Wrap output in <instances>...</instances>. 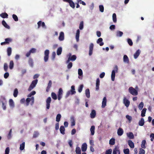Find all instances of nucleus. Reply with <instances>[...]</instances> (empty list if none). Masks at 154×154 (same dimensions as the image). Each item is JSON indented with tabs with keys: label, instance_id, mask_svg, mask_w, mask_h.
Instances as JSON below:
<instances>
[{
	"label": "nucleus",
	"instance_id": "nucleus-58",
	"mask_svg": "<svg viewBox=\"0 0 154 154\" xmlns=\"http://www.w3.org/2000/svg\"><path fill=\"white\" fill-rule=\"evenodd\" d=\"M12 41L11 39L8 38L5 39V42L6 44H9L10 42H11Z\"/></svg>",
	"mask_w": 154,
	"mask_h": 154
},
{
	"label": "nucleus",
	"instance_id": "nucleus-62",
	"mask_svg": "<svg viewBox=\"0 0 154 154\" xmlns=\"http://www.w3.org/2000/svg\"><path fill=\"white\" fill-rule=\"evenodd\" d=\"M78 73L79 75V76H81L82 75L83 72L82 70L81 69H78Z\"/></svg>",
	"mask_w": 154,
	"mask_h": 154
},
{
	"label": "nucleus",
	"instance_id": "nucleus-33",
	"mask_svg": "<svg viewBox=\"0 0 154 154\" xmlns=\"http://www.w3.org/2000/svg\"><path fill=\"white\" fill-rule=\"evenodd\" d=\"M51 96L53 99L54 100H56L57 99L56 94L54 92H52L51 93Z\"/></svg>",
	"mask_w": 154,
	"mask_h": 154
},
{
	"label": "nucleus",
	"instance_id": "nucleus-27",
	"mask_svg": "<svg viewBox=\"0 0 154 154\" xmlns=\"http://www.w3.org/2000/svg\"><path fill=\"white\" fill-rule=\"evenodd\" d=\"M123 61L124 62L127 63H128L129 62V59L128 56L126 55H125L124 56Z\"/></svg>",
	"mask_w": 154,
	"mask_h": 154
},
{
	"label": "nucleus",
	"instance_id": "nucleus-28",
	"mask_svg": "<svg viewBox=\"0 0 154 154\" xmlns=\"http://www.w3.org/2000/svg\"><path fill=\"white\" fill-rule=\"evenodd\" d=\"M62 52V48L61 47H60L58 48L57 51V54L58 55H60Z\"/></svg>",
	"mask_w": 154,
	"mask_h": 154
},
{
	"label": "nucleus",
	"instance_id": "nucleus-4",
	"mask_svg": "<svg viewBox=\"0 0 154 154\" xmlns=\"http://www.w3.org/2000/svg\"><path fill=\"white\" fill-rule=\"evenodd\" d=\"M49 51L48 50H46L45 51L44 57V60L45 62L48 61L49 58Z\"/></svg>",
	"mask_w": 154,
	"mask_h": 154
},
{
	"label": "nucleus",
	"instance_id": "nucleus-6",
	"mask_svg": "<svg viewBox=\"0 0 154 154\" xmlns=\"http://www.w3.org/2000/svg\"><path fill=\"white\" fill-rule=\"evenodd\" d=\"M51 101V99L50 97H48L46 100V109H48L50 108V104Z\"/></svg>",
	"mask_w": 154,
	"mask_h": 154
},
{
	"label": "nucleus",
	"instance_id": "nucleus-29",
	"mask_svg": "<svg viewBox=\"0 0 154 154\" xmlns=\"http://www.w3.org/2000/svg\"><path fill=\"white\" fill-rule=\"evenodd\" d=\"M75 151L76 154H81V149L79 146L76 147Z\"/></svg>",
	"mask_w": 154,
	"mask_h": 154
},
{
	"label": "nucleus",
	"instance_id": "nucleus-7",
	"mask_svg": "<svg viewBox=\"0 0 154 154\" xmlns=\"http://www.w3.org/2000/svg\"><path fill=\"white\" fill-rule=\"evenodd\" d=\"M123 103L127 107L129 106L130 104V101L128 99H127L125 97H124L123 98Z\"/></svg>",
	"mask_w": 154,
	"mask_h": 154
},
{
	"label": "nucleus",
	"instance_id": "nucleus-35",
	"mask_svg": "<svg viewBox=\"0 0 154 154\" xmlns=\"http://www.w3.org/2000/svg\"><path fill=\"white\" fill-rule=\"evenodd\" d=\"M7 54L8 56H10L12 52V49L11 47H8L7 50Z\"/></svg>",
	"mask_w": 154,
	"mask_h": 154
},
{
	"label": "nucleus",
	"instance_id": "nucleus-38",
	"mask_svg": "<svg viewBox=\"0 0 154 154\" xmlns=\"http://www.w3.org/2000/svg\"><path fill=\"white\" fill-rule=\"evenodd\" d=\"M18 91L17 88H15V89L14 92V94H13V95L14 96L16 97H17V95L18 94Z\"/></svg>",
	"mask_w": 154,
	"mask_h": 154
},
{
	"label": "nucleus",
	"instance_id": "nucleus-34",
	"mask_svg": "<svg viewBox=\"0 0 154 154\" xmlns=\"http://www.w3.org/2000/svg\"><path fill=\"white\" fill-rule=\"evenodd\" d=\"M25 143L24 142H23L20 144V150H23L25 148Z\"/></svg>",
	"mask_w": 154,
	"mask_h": 154
},
{
	"label": "nucleus",
	"instance_id": "nucleus-55",
	"mask_svg": "<svg viewBox=\"0 0 154 154\" xmlns=\"http://www.w3.org/2000/svg\"><path fill=\"white\" fill-rule=\"evenodd\" d=\"M83 87V85H80V86L79 87V88H78V91L79 93H80L82 92V90Z\"/></svg>",
	"mask_w": 154,
	"mask_h": 154
},
{
	"label": "nucleus",
	"instance_id": "nucleus-21",
	"mask_svg": "<svg viewBox=\"0 0 154 154\" xmlns=\"http://www.w3.org/2000/svg\"><path fill=\"white\" fill-rule=\"evenodd\" d=\"M60 132L61 134H65V128L63 126H61L60 127Z\"/></svg>",
	"mask_w": 154,
	"mask_h": 154
},
{
	"label": "nucleus",
	"instance_id": "nucleus-25",
	"mask_svg": "<svg viewBox=\"0 0 154 154\" xmlns=\"http://www.w3.org/2000/svg\"><path fill=\"white\" fill-rule=\"evenodd\" d=\"M144 124V120L143 118H141L139 122V125L140 126H143Z\"/></svg>",
	"mask_w": 154,
	"mask_h": 154
},
{
	"label": "nucleus",
	"instance_id": "nucleus-56",
	"mask_svg": "<svg viewBox=\"0 0 154 154\" xmlns=\"http://www.w3.org/2000/svg\"><path fill=\"white\" fill-rule=\"evenodd\" d=\"M77 2L78 3H79L80 4H82L83 5H85L86 3L82 0H77Z\"/></svg>",
	"mask_w": 154,
	"mask_h": 154
},
{
	"label": "nucleus",
	"instance_id": "nucleus-51",
	"mask_svg": "<svg viewBox=\"0 0 154 154\" xmlns=\"http://www.w3.org/2000/svg\"><path fill=\"white\" fill-rule=\"evenodd\" d=\"M127 42L128 44L131 46H132L133 43L131 40L130 38H128L127 39Z\"/></svg>",
	"mask_w": 154,
	"mask_h": 154
},
{
	"label": "nucleus",
	"instance_id": "nucleus-32",
	"mask_svg": "<svg viewBox=\"0 0 154 154\" xmlns=\"http://www.w3.org/2000/svg\"><path fill=\"white\" fill-rule=\"evenodd\" d=\"M0 16L2 18H8V15L6 13H3L0 14Z\"/></svg>",
	"mask_w": 154,
	"mask_h": 154
},
{
	"label": "nucleus",
	"instance_id": "nucleus-39",
	"mask_svg": "<svg viewBox=\"0 0 154 154\" xmlns=\"http://www.w3.org/2000/svg\"><path fill=\"white\" fill-rule=\"evenodd\" d=\"M146 141L145 140H143L141 143V148L145 149L146 148V146H145V145L146 144Z\"/></svg>",
	"mask_w": 154,
	"mask_h": 154
},
{
	"label": "nucleus",
	"instance_id": "nucleus-14",
	"mask_svg": "<svg viewBox=\"0 0 154 154\" xmlns=\"http://www.w3.org/2000/svg\"><path fill=\"white\" fill-rule=\"evenodd\" d=\"M52 84V82L51 80H49V81L48 83V86L46 88V91L47 92H48L51 87Z\"/></svg>",
	"mask_w": 154,
	"mask_h": 154
},
{
	"label": "nucleus",
	"instance_id": "nucleus-30",
	"mask_svg": "<svg viewBox=\"0 0 154 154\" xmlns=\"http://www.w3.org/2000/svg\"><path fill=\"white\" fill-rule=\"evenodd\" d=\"M94 130H95V126L94 125H92L91 126L90 128V131L91 132V134L92 135H93L94 134Z\"/></svg>",
	"mask_w": 154,
	"mask_h": 154
},
{
	"label": "nucleus",
	"instance_id": "nucleus-17",
	"mask_svg": "<svg viewBox=\"0 0 154 154\" xmlns=\"http://www.w3.org/2000/svg\"><path fill=\"white\" fill-rule=\"evenodd\" d=\"M124 132L123 130L121 128H119L117 131V134L119 136L122 135Z\"/></svg>",
	"mask_w": 154,
	"mask_h": 154
},
{
	"label": "nucleus",
	"instance_id": "nucleus-43",
	"mask_svg": "<svg viewBox=\"0 0 154 154\" xmlns=\"http://www.w3.org/2000/svg\"><path fill=\"white\" fill-rule=\"evenodd\" d=\"M69 4L70 6L72 8H75V4L72 0H71L70 2H69Z\"/></svg>",
	"mask_w": 154,
	"mask_h": 154
},
{
	"label": "nucleus",
	"instance_id": "nucleus-5",
	"mask_svg": "<svg viewBox=\"0 0 154 154\" xmlns=\"http://www.w3.org/2000/svg\"><path fill=\"white\" fill-rule=\"evenodd\" d=\"M63 90L61 88H60L57 93V99L59 100H60L62 97Z\"/></svg>",
	"mask_w": 154,
	"mask_h": 154
},
{
	"label": "nucleus",
	"instance_id": "nucleus-8",
	"mask_svg": "<svg viewBox=\"0 0 154 154\" xmlns=\"http://www.w3.org/2000/svg\"><path fill=\"white\" fill-rule=\"evenodd\" d=\"M94 44L93 43H91L90 44L89 47V56H91L92 54L93 53V50L94 48Z\"/></svg>",
	"mask_w": 154,
	"mask_h": 154
},
{
	"label": "nucleus",
	"instance_id": "nucleus-61",
	"mask_svg": "<svg viewBox=\"0 0 154 154\" xmlns=\"http://www.w3.org/2000/svg\"><path fill=\"white\" fill-rule=\"evenodd\" d=\"M126 118L129 121V122H130L132 120V117L131 116L127 115L126 116Z\"/></svg>",
	"mask_w": 154,
	"mask_h": 154
},
{
	"label": "nucleus",
	"instance_id": "nucleus-16",
	"mask_svg": "<svg viewBox=\"0 0 154 154\" xmlns=\"http://www.w3.org/2000/svg\"><path fill=\"white\" fill-rule=\"evenodd\" d=\"M96 116V111L94 109L92 110L90 114V116L91 118L93 119Z\"/></svg>",
	"mask_w": 154,
	"mask_h": 154
},
{
	"label": "nucleus",
	"instance_id": "nucleus-19",
	"mask_svg": "<svg viewBox=\"0 0 154 154\" xmlns=\"http://www.w3.org/2000/svg\"><path fill=\"white\" fill-rule=\"evenodd\" d=\"M128 144L130 148H133L134 147V143L130 140H129L128 141Z\"/></svg>",
	"mask_w": 154,
	"mask_h": 154
},
{
	"label": "nucleus",
	"instance_id": "nucleus-26",
	"mask_svg": "<svg viewBox=\"0 0 154 154\" xmlns=\"http://www.w3.org/2000/svg\"><path fill=\"white\" fill-rule=\"evenodd\" d=\"M2 24L5 28L8 29H10V27L7 24V23L4 20H2Z\"/></svg>",
	"mask_w": 154,
	"mask_h": 154
},
{
	"label": "nucleus",
	"instance_id": "nucleus-3",
	"mask_svg": "<svg viewBox=\"0 0 154 154\" xmlns=\"http://www.w3.org/2000/svg\"><path fill=\"white\" fill-rule=\"evenodd\" d=\"M128 91L131 94L133 95L137 96L138 95L137 91L132 87L129 88Z\"/></svg>",
	"mask_w": 154,
	"mask_h": 154
},
{
	"label": "nucleus",
	"instance_id": "nucleus-36",
	"mask_svg": "<svg viewBox=\"0 0 154 154\" xmlns=\"http://www.w3.org/2000/svg\"><path fill=\"white\" fill-rule=\"evenodd\" d=\"M146 109L144 108L141 111V116L142 117H144L145 116V113L146 110Z\"/></svg>",
	"mask_w": 154,
	"mask_h": 154
},
{
	"label": "nucleus",
	"instance_id": "nucleus-41",
	"mask_svg": "<svg viewBox=\"0 0 154 154\" xmlns=\"http://www.w3.org/2000/svg\"><path fill=\"white\" fill-rule=\"evenodd\" d=\"M9 104L10 106L12 107L14 106V102L12 99H10L9 100Z\"/></svg>",
	"mask_w": 154,
	"mask_h": 154
},
{
	"label": "nucleus",
	"instance_id": "nucleus-64",
	"mask_svg": "<svg viewBox=\"0 0 154 154\" xmlns=\"http://www.w3.org/2000/svg\"><path fill=\"white\" fill-rule=\"evenodd\" d=\"M36 51V49L35 48H31L30 50L29 51L31 53H34Z\"/></svg>",
	"mask_w": 154,
	"mask_h": 154
},
{
	"label": "nucleus",
	"instance_id": "nucleus-10",
	"mask_svg": "<svg viewBox=\"0 0 154 154\" xmlns=\"http://www.w3.org/2000/svg\"><path fill=\"white\" fill-rule=\"evenodd\" d=\"M87 148V145L86 143H83L81 149L82 152H85Z\"/></svg>",
	"mask_w": 154,
	"mask_h": 154
},
{
	"label": "nucleus",
	"instance_id": "nucleus-63",
	"mask_svg": "<svg viewBox=\"0 0 154 154\" xmlns=\"http://www.w3.org/2000/svg\"><path fill=\"white\" fill-rule=\"evenodd\" d=\"M112 152V149H109L107 150L106 152V154H111Z\"/></svg>",
	"mask_w": 154,
	"mask_h": 154
},
{
	"label": "nucleus",
	"instance_id": "nucleus-24",
	"mask_svg": "<svg viewBox=\"0 0 154 154\" xmlns=\"http://www.w3.org/2000/svg\"><path fill=\"white\" fill-rule=\"evenodd\" d=\"M28 63L30 66L32 67L33 66V61L32 59L29 58L28 60Z\"/></svg>",
	"mask_w": 154,
	"mask_h": 154
},
{
	"label": "nucleus",
	"instance_id": "nucleus-49",
	"mask_svg": "<svg viewBox=\"0 0 154 154\" xmlns=\"http://www.w3.org/2000/svg\"><path fill=\"white\" fill-rule=\"evenodd\" d=\"M84 27L83 21H82L81 22L79 26V28L80 30H82L83 29Z\"/></svg>",
	"mask_w": 154,
	"mask_h": 154
},
{
	"label": "nucleus",
	"instance_id": "nucleus-37",
	"mask_svg": "<svg viewBox=\"0 0 154 154\" xmlns=\"http://www.w3.org/2000/svg\"><path fill=\"white\" fill-rule=\"evenodd\" d=\"M12 132V129H11L10 130V131L7 136V137L8 139H10L11 138V137H12V135H11Z\"/></svg>",
	"mask_w": 154,
	"mask_h": 154
},
{
	"label": "nucleus",
	"instance_id": "nucleus-54",
	"mask_svg": "<svg viewBox=\"0 0 154 154\" xmlns=\"http://www.w3.org/2000/svg\"><path fill=\"white\" fill-rule=\"evenodd\" d=\"M99 8L100 11L103 12L104 11V7L103 5H100L99 6Z\"/></svg>",
	"mask_w": 154,
	"mask_h": 154
},
{
	"label": "nucleus",
	"instance_id": "nucleus-47",
	"mask_svg": "<svg viewBox=\"0 0 154 154\" xmlns=\"http://www.w3.org/2000/svg\"><path fill=\"white\" fill-rule=\"evenodd\" d=\"M123 34V32L120 31H118L116 32V36L118 37H121Z\"/></svg>",
	"mask_w": 154,
	"mask_h": 154
},
{
	"label": "nucleus",
	"instance_id": "nucleus-12",
	"mask_svg": "<svg viewBox=\"0 0 154 154\" xmlns=\"http://www.w3.org/2000/svg\"><path fill=\"white\" fill-rule=\"evenodd\" d=\"M100 81L99 78L97 79L96 84V89L98 90L99 89Z\"/></svg>",
	"mask_w": 154,
	"mask_h": 154
},
{
	"label": "nucleus",
	"instance_id": "nucleus-9",
	"mask_svg": "<svg viewBox=\"0 0 154 154\" xmlns=\"http://www.w3.org/2000/svg\"><path fill=\"white\" fill-rule=\"evenodd\" d=\"M76 59V57L75 55H73L71 57H69L68 60L66 61V63H68L70 61H74Z\"/></svg>",
	"mask_w": 154,
	"mask_h": 154
},
{
	"label": "nucleus",
	"instance_id": "nucleus-2",
	"mask_svg": "<svg viewBox=\"0 0 154 154\" xmlns=\"http://www.w3.org/2000/svg\"><path fill=\"white\" fill-rule=\"evenodd\" d=\"M38 82V80L37 79L33 80L30 84V85L28 89V91H30L33 88H34L35 87L37 83Z\"/></svg>",
	"mask_w": 154,
	"mask_h": 154
},
{
	"label": "nucleus",
	"instance_id": "nucleus-57",
	"mask_svg": "<svg viewBox=\"0 0 154 154\" xmlns=\"http://www.w3.org/2000/svg\"><path fill=\"white\" fill-rule=\"evenodd\" d=\"M8 68L7 63H5L4 64V69L5 72H7Z\"/></svg>",
	"mask_w": 154,
	"mask_h": 154
},
{
	"label": "nucleus",
	"instance_id": "nucleus-15",
	"mask_svg": "<svg viewBox=\"0 0 154 154\" xmlns=\"http://www.w3.org/2000/svg\"><path fill=\"white\" fill-rule=\"evenodd\" d=\"M107 102V100L106 97H103L102 102V108H104L106 105V103Z\"/></svg>",
	"mask_w": 154,
	"mask_h": 154
},
{
	"label": "nucleus",
	"instance_id": "nucleus-20",
	"mask_svg": "<svg viewBox=\"0 0 154 154\" xmlns=\"http://www.w3.org/2000/svg\"><path fill=\"white\" fill-rule=\"evenodd\" d=\"M127 135L128 137L130 139H133L134 138V136L133 133L131 132H129L128 133H127Z\"/></svg>",
	"mask_w": 154,
	"mask_h": 154
},
{
	"label": "nucleus",
	"instance_id": "nucleus-40",
	"mask_svg": "<svg viewBox=\"0 0 154 154\" xmlns=\"http://www.w3.org/2000/svg\"><path fill=\"white\" fill-rule=\"evenodd\" d=\"M115 143V139L113 138H111L109 141V144L110 145H114Z\"/></svg>",
	"mask_w": 154,
	"mask_h": 154
},
{
	"label": "nucleus",
	"instance_id": "nucleus-11",
	"mask_svg": "<svg viewBox=\"0 0 154 154\" xmlns=\"http://www.w3.org/2000/svg\"><path fill=\"white\" fill-rule=\"evenodd\" d=\"M64 35L63 32H61L60 33L59 39L60 41H62L64 39Z\"/></svg>",
	"mask_w": 154,
	"mask_h": 154
},
{
	"label": "nucleus",
	"instance_id": "nucleus-1",
	"mask_svg": "<svg viewBox=\"0 0 154 154\" xmlns=\"http://www.w3.org/2000/svg\"><path fill=\"white\" fill-rule=\"evenodd\" d=\"M118 67L117 65L115 66L114 68V69L112 71L111 74V79L112 81H114L115 77V73L118 72Z\"/></svg>",
	"mask_w": 154,
	"mask_h": 154
},
{
	"label": "nucleus",
	"instance_id": "nucleus-48",
	"mask_svg": "<svg viewBox=\"0 0 154 154\" xmlns=\"http://www.w3.org/2000/svg\"><path fill=\"white\" fill-rule=\"evenodd\" d=\"M144 104L143 102H141L138 105V108L140 110H141L143 107Z\"/></svg>",
	"mask_w": 154,
	"mask_h": 154
},
{
	"label": "nucleus",
	"instance_id": "nucleus-44",
	"mask_svg": "<svg viewBox=\"0 0 154 154\" xmlns=\"http://www.w3.org/2000/svg\"><path fill=\"white\" fill-rule=\"evenodd\" d=\"M61 117V116L60 114H57L56 118V121L58 122H59L60 120Z\"/></svg>",
	"mask_w": 154,
	"mask_h": 154
},
{
	"label": "nucleus",
	"instance_id": "nucleus-50",
	"mask_svg": "<svg viewBox=\"0 0 154 154\" xmlns=\"http://www.w3.org/2000/svg\"><path fill=\"white\" fill-rule=\"evenodd\" d=\"M139 154H145V151L143 149L140 148L139 149Z\"/></svg>",
	"mask_w": 154,
	"mask_h": 154
},
{
	"label": "nucleus",
	"instance_id": "nucleus-13",
	"mask_svg": "<svg viewBox=\"0 0 154 154\" xmlns=\"http://www.w3.org/2000/svg\"><path fill=\"white\" fill-rule=\"evenodd\" d=\"M103 39L102 38H99L97 41V43L100 46H103L104 45V43L103 42Z\"/></svg>",
	"mask_w": 154,
	"mask_h": 154
},
{
	"label": "nucleus",
	"instance_id": "nucleus-42",
	"mask_svg": "<svg viewBox=\"0 0 154 154\" xmlns=\"http://www.w3.org/2000/svg\"><path fill=\"white\" fill-rule=\"evenodd\" d=\"M112 20L114 22L116 23L117 21L116 16L115 13H113L112 15Z\"/></svg>",
	"mask_w": 154,
	"mask_h": 154
},
{
	"label": "nucleus",
	"instance_id": "nucleus-22",
	"mask_svg": "<svg viewBox=\"0 0 154 154\" xmlns=\"http://www.w3.org/2000/svg\"><path fill=\"white\" fill-rule=\"evenodd\" d=\"M80 32V31L79 30V29H78L76 31L75 36V38L77 41H78L79 40Z\"/></svg>",
	"mask_w": 154,
	"mask_h": 154
},
{
	"label": "nucleus",
	"instance_id": "nucleus-52",
	"mask_svg": "<svg viewBox=\"0 0 154 154\" xmlns=\"http://www.w3.org/2000/svg\"><path fill=\"white\" fill-rule=\"evenodd\" d=\"M35 91H33L28 95L27 97H31L32 95H35Z\"/></svg>",
	"mask_w": 154,
	"mask_h": 154
},
{
	"label": "nucleus",
	"instance_id": "nucleus-23",
	"mask_svg": "<svg viewBox=\"0 0 154 154\" xmlns=\"http://www.w3.org/2000/svg\"><path fill=\"white\" fill-rule=\"evenodd\" d=\"M71 122V126H74L75 125V121L74 118L73 116H71L70 118Z\"/></svg>",
	"mask_w": 154,
	"mask_h": 154
},
{
	"label": "nucleus",
	"instance_id": "nucleus-53",
	"mask_svg": "<svg viewBox=\"0 0 154 154\" xmlns=\"http://www.w3.org/2000/svg\"><path fill=\"white\" fill-rule=\"evenodd\" d=\"M12 17L15 21H18V17L16 15L13 14L12 15Z\"/></svg>",
	"mask_w": 154,
	"mask_h": 154
},
{
	"label": "nucleus",
	"instance_id": "nucleus-59",
	"mask_svg": "<svg viewBox=\"0 0 154 154\" xmlns=\"http://www.w3.org/2000/svg\"><path fill=\"white\" fill-rule=\"evenodd\" d=\"M124 152L125 154H130L129 150L128 149H124Z\"/></svg>",
	"mask_w": 154,
	"mask_h": 154
},
{
	"label": "nucleus",
	"instance_id": "nucleus-45",
	"mask_svg": "<svg viewBox=\"0 0 154 154\" xmlns=\"http://www.w3.org/2000/svg\"><path fill=\"white\" fill-rule=\"evenodd\" d=\"M14 63L13 61L11 60L10 62L9 66V68L10 69H12L14 67Z\"/></svg>",
	"mask_w": 154,
	"mask_h": 154
},
{
	"label": "nucleus",
	"instance_id": "nucleus-18",
	"mask_svg": "<svg viewBox=\"0 0 154 154\" xmlns=\"http://www.w3.org/2000/svg\"><path fill=\"white\" fill-rule=\"evenodd\" d=\"M140 53V50H138L134 54V56L135 59H137Z\"/></svg>",
	"mask_w": 154,
	"mask_h": 154
},
{
	"label": "nucleus",
	"instance_id": "nucleus-46",
	"mask_svg": "<svg viewBox=\"0 0 154 154\" xmlns=\"http://www.w3.org/2000/svg\"><path fill=\"white\" fill-rule=\"evenodd\" d=\"M119 151H120L118 149V148L116 147L113 150L112 154H116L117 152H119Z\"/></svg>",
	"mask_w": 154,
	"mask_h": 154
},
{
	"label": "nucleus",
	"instance_id": "nucleus-31",
	"mask_svg": "<svg viewBox=\"0 0 154 154\" xmlns=\"http://www.w3.org/2000/svg\"><path fill=\"white\" fill-rule=\"evenodd\" d=\"M85 94L87 98H89L90 97V93L89 89H87L85 90Z\"/></svg>",
	"mask_w": 154,
	"mask_h": 154
},
{
	"label": "nucleus",
	"instance_id": "nucleus-60",
	"mask_svg": "<svg viewBox=\"0 0 154 154\" xmlns=\"http://www.w3.org/2000/svg\"><path fill=\"white\" fill-rule=\"evenodd\" d=\"M67 65V68L68 69H70L72 68V62H69Z\"/></svg>",
	"mask_w": 154,
	"mask_h": 154
}]
</instances>
